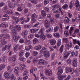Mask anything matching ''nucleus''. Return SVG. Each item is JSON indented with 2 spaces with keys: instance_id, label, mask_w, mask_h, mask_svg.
<instances>
[{
  "instance_id": "obj_10",
  "label": "nucleus",
  "mask_w": 80,
  "mask_h": 80,
  "mask_svg": "<svg viewBox=\"0 0 80 80\" xmlns=\"http://www.w3.org/2000/svg\"><path fill=\"white\" fill-rule=\"evenodd\" d=\"M44 55L45 57L46 58H48L50 56V52L48 51H44Z\"/></svg>"
},
{
  "instance_id": "obj_58",
  "label": "nucleus",
  "mask_w": 80,
  "mask_h": 80,
  "mask_svg": "<svg viewBox=\"0 0 80 80\" xmlns=\"http://www.w3.org/2000/svg\"><path fill=\"white\" fill-rule=\"evenodd\" d=\"M8 14H9L10 15H11L12 14H13V11L12 10L10 9L8 11Z\"/></svg>"
},
{
  "instance_id": "obj_12",
  "label": "nucleus",
  "mask_w": 80,
  "mask_h": 80,
  "mask_svg": "<svg viewBox=\"0 0 80 80\" xmlns=\"http://www.w3.org/2000/svg\"><path fill=\"white\" fill-rule=\"evenodd\" d=\"M18 8H17V10L18 12H22V8L23 7V4H18Z\"/></svg>"
},
{
  "instance_id": "obj_51",
  "label": "nucleus",
  "mask_w": 80,
  "mask_h": 80,
  "mask_svg": "<svg viewBox=\"0 0 80 80\" xmlns=\"http://www.w3.org/2000/svg\"><path fill=\"white\" fill-rule=\"evenodd\" d=\"M38 39L35 38L33 40V43L34 44H35V43H36V42H38Z\"/></svg>"
},
{
  "instance_id": "obj_45",
  "label": "nucleus",
  "mask_w": 80,
  "mask_h": 80,
  "mask_svg": "<svg viewBox=\"0 0 80 80\" xmlns=\"http://www.w3.org/2000/svg\"><path fill=\"white\" fill-rule=\"evenodd\" d=\"M60 45H61V40H59L57 42V47H60Z\"/></svg>"
},
{
  "instance_id": "obj_62",
  "label": "nucleus",
  "mask_w": 80,
  "mask_h": 80,
  "mask_svg": "<svg viewBox=\"0 0 80 80\" xmlns=\"http://www.w3.org/2000/svg\"><path fill=\"white\" fill-rule=\"evenodd\" d=\"M7 42L6 41H4L1 43V45H2V46L4 45H5V44H7Z\"/></svg>"
},
{
  "instance_id": "obj_31",
  "label": "nucleus",
  "mask_w": 80,
  "mask_h": 80,
  "mask_svg": "<svg viewBox=\"0 0 80 80\" xmlns=\"http://www.w3.org/2000/svg\"><path fill=\"white\" fill-rule=\"evenodd\" d=\"M41 14L43 17H45L47 15V13L44 10H42L41 12Z\"/></svg>"
},
{
  "instance_id": "obj_17",
  "label": "nucleus",
  "mask_w": 80,
  "mask_h": 80,
  "mask_svg": "<svg viewBox=\"0 0 80 80\" xmlns=\"http://www.w3.org/2000/svg\"><path fill=\"white\" fill-rule=\"evenodd\" d=\"M30 72L31 75H33L35 78L34 80H38V79H39V78H38V77L37 78L35 74L33 73V69H31L30 71Z\"/></svg>"
},
{
  "instance_id": "obj_47",
  "label": "nucleus",
  "mask_w": 80,
  "mask_h": 80,
  "mask_svg": "<svg viewBox=\"0 0 80 80\" xmlns=\"http://www.w3.org/2000/svg\"><path fill=\"white\" fill-rule=\"evenodd\" d=\"M50 2V1L48 0H45L44 2V5H47V4H48Z\"/></svg>"
},
{
  "instance_id": "obj_2",
  "label": "nucleus",
  "mask_w": 80,
  "mask_h": 80,
  "mask_svg": "<svg viewBox=\"0 0 80 80\" xmlns=\"http://www.w3.org/2000/svg\"><path fill=\"white\" fill-rule=\"evenodd\" d=\"M30 16H27L26 18V19H25V18H20L22 22H21L22 24H23V23H27V22H28L29 21H30Z\"/></svg>"
},
{
  "instance_id": "obj_8",
  "label": "nucleus",
  "mask_w": 80,
  "mask_h": 80,
  "mask_svg": "<svg viewBox=\"0 0 80 80\" xmlns=\"http://www.w3.org/2000/svg\"><path fill=\"white\" fill-rule=\"evenodd\" d=\"M7 35L4 34H2L0 36V40H5L7 39Z\"/></svg>"
},
{
  "instance_id": "obj_46",
  "label": "nucleus",
  "mask_w": 80,
  "mask_h": 80,
  "mask_svg": "<svg viewBox=\"0 0 80 80\" xmlns=\"http://www.w3.org/2000/svg\"><path fill=\"white\" fill-rule=\"evenodd\" d=\"M64 21L65 22L67 23H69V22H70V20H69L68 19V18L66 17L65 18Z\"/></svg>"
},
{
  "instance_id": "obj_63",
  "label": "nucleus",
  "mask_w": 80,
  "mask_h": 80,
  "mask_svg": "<svg viewBox=\"0 0 80 80\" xmlns=\"http://www.w3.org/2000/svg\"><path fill=\"white\" fill-rule=\"evenodd\" d=\"M12 33H17V30L15 29H13L11 30V31Z\"/></svg>"
},
{
  "instance_id": "obj_11",
  "label": "nucleus",
  "mask_w": 80,
  "mask_h": 80,
  "mask_svg": "<svg viewBox=\"0 0 80 80\" xmlns=\"http://www.w3.org/2000/svg\"><path fill=\"white\" fill-rule=\"evenodd\" d=\"M4 76L5 77V78H8V79H10L11 78V74L7 72H4Z\"/></svg>"
},
{
  "instance_id": "obj_32",
  "label": "nucleus",
  "mask_w": 80,
  "mask_h": 80,
  "mask_svg": "<svg viewBox=\"0 0 80 80\" xmlns=\"http://www.w3.org/2000/svg\"><path fill=\"white\" fill-rule=\"evenodd\" d=\"M17 59V56L15 55H13L12 57V62H15V61Z\"/></svg>"
},
{
  "instance_id": "obj_52",
  "label": "nucleus",
  "mask_w": 80,
  "mask_h": 80,
  "mask_svg": "<svg viewBox=\"0 0 80 80\" xmlns=\"http://www.w3.org/2000/svg\"><path fill=\"white\" fill-rule=\"evenodd\" d=\"M18 46L16 45H15L14 48V52L15 53H17V49L18 48Z\"/></svg>"
},
{
  "instance_id": "obj_7",
  "label": "nucleus",
  "mask_w": 80,
  "mask_h": 80,
  "mask_svg": "<svg viewBox=\"0 0 80 80\" xmlns=\"http://www.w3.org/2000/svg\"><path fill=\"white\" fill-rule=\"evenodd\" d=\"M12 22L13 24H17L19 22L18 18L15 17V16H13L12 17Z\"/></svg>"
},
{
  "instance_id": "obj_37",
  "label": "nucleus",
  "mask_w": 80,
  "mask_h": 80,
  "mask_svg": "<svg viewBox=\"0 0 80 80\" xmlns=\"http://www.w3.org/2000/svg\"><path fill=\"white\" fill-rule=\"evenodd\" d=\"M40 38L41 40H44L45 39V36L43 34L40 36Z\"/></svg>"
},
{
  "instance_id": "obj_18",
  "label": "nucleus",
  "mask_w": 80,
  "mask_h": 80,
  "mask_svg": "<svg viewBox=\"0 0 80 80\" xmlns=\"http://www.w3.org/2000/svg\"><path fill=\"white\" fill-rule=\"evenodd\" d=\"M20 69L21 70L22 72H23L24 69L26 68V66L24 64H20L19 66Z\"/></svg>"
},
{
  "instance_id": "obj_13",
  "label": "nucleus",
  "mask_w": 80,
  "mask_h": 80,
  "mask_svg": "<svg viewBox=\"0 0 80 80\" xmlns=\"http://www.w3.org/2000/svg\"><path fill=\"white\" fill-rule=\"evenodd\" d=\"M50 44L51 45H52L53 46H54L53 47V48H56V41L54 40H51L50 41Z\"/></svg>"
},
{
  "instance_id": "obj_64",
  "label": "nucleus",
  "mask_w": 80,
  "mask_h": 80,
  "mask_svg": "<svg viewBox=\"0 0 80 80\" xmlns=\"http://www.w3.org/2000/svg\"><path fill=\"white\" fill-rule=\"evenodd\" d=\"M11 80H15V77L13 74H12L11 75Z\"/></svg>"
},
{
  "instance_id": "obj_9",
  "label": "nucleus",
  "mask_w": 80,
  "mask_h": 80,
  "mask_svg": "<svg viewBox=\"0 0 80 80\" xmlns=\"http://www.w3.org/2000/svg\"><path fill=\"white\" fill-rule=\"evenodd\" d=\"M10 46H8V45H6L3 48L2 50V51H5L6 50H7L8 51L7 52V53H8L9 51H10Z\"/></svg>"
},
{
  "instance_id": "obj_26",
  "label": "nucleus",
  "mask_w": 80,
  "mask_h": 80,
  "mask_svg": "<svg viewBox=\"0 0 80 80\" xmlns=\"http://www.w3.org/2000/svg\"><path fill=\"white\" fill-rule=\"evenodd\" d=\"M18 70H19V68L18 67L14 68V72L15 75H18Z\"/></svg>"
},
{
  "instance_id": "obj_38",
  "label": "nucleus",
  "mask_w": 80,
  "mask_h": 80,
  "mask_svg": "<svg viewBox=\"0 0 80 80\" xmlns=\"http://www.w3.org/2000/svg\"><path fill=\"white\" fill-rule=\"evenodd\" d=\"M58 29H59V27L58 26H57L56 27H54V32H58Z\"/></svg>"
},
{
  "instance_id": "obj_41",
  "label": "nucleus",
  "mask_w": 80,
  "mask_h": 80,
  "mask_svg": "<svg viewBox=\"0 0 80 80\" xmlns=\"http://www.w3.org/2000/svg\"><path fill=\"white\" fill-rule=\"evenodd\" d=\"M15 28H16V29L19 31H20V30H21V27H20V26H18V25H17L15 26Z\"/></svg>"
},
{
  "instance_id": "obj_21",
  "label": "nucleus",
  "mask_w": 80,
  "mask_h": 80,
  "mask_svg": "<svg viewBox=\"0 0 80 80\" xmlns=\"http://www.w3.org/2000/svg\"><path fill=\"white\" fill-rule=\"evenodd\" d=\"M62 8L64 10H68V8H69L68 7V5L67 4H66L62 6Z\"/></svg>"
},
{
  "instance_id": "obj_4",
  "label": "nucleus",
  "mask_w": 80,
  "mask_h": 80,
  "mask_svg": "<svg viewBox=\"0 0 80 80\" xmlns=\"http://www.w3.org/2000/svg\"><path fill=\"white\" fill-rule=\"evenodd\" d=\"M66 73H67L69 72H71L72 74H73L75 73V70L71 68L67 67L66 68Z\"/></svg>"
},
{
  "instance_id": "obj_29",
  "label": "nucleus",
  "mask_w": 80,
  "mask_h": 80,
  "mask_svg": "<svg viewBox=\"0 0 80 80\" xmlns=\"http://www.w3.org/2000/svg\"><path fill=\"white\" fill-rule=\"evenodd\" d=\"M23 55H24V52L23 51H21L19 52L18 55L19 57H22L23 56Z\"/></svg>"
},
{
  "instance_id": "obj_57",
  "label": "nucleus",
  "mask_w": 80,
  "mask_h": 80,
  "mask_svg": "<svg viewBox=\"0 0 80 80\" xmlns=\"http://www.w3.org/2000/svg\"><path fill=\"white\" fill-rule=\"evenodd\" d=\"M38 54V52L36 51H33V54L34 56H36Z\"/></svg>"
},
{
  "instance_id": "obj_36",
  "label": "nucleus",
  "mask_w": 80,
  "mask_h": 80,
  "mask_svg": "<svg viewBox=\"0 0 80 80\" xmlns=\"http://www.w3.org/2000/svg\"><path fill=\"white\" fill-rule=\"evenodd\" d=\"M19 60H20V61H22V62H25V61L26 60L25 58L22 57H19Z\"/></svg>"
},
{
  "instance_id": "obj_23",
  "label": "nucleus",
  "mask_w": 80,
  "mask_h": 80,
  "mask_svg": "<svg viewBox=\"0 0 80 80\" xmlns=\"http://www.w3.org/2000/svg\"><path fill=\"white\" fill-rule=\"evenodd\" d=\"M40 76L41 77V78H42V80H46L47 78L46 76H45L43 75V73H41L40 74Z\"/></svg>"
},
{
  "instance_id": "obj_5",
  "label": "nucleus",
  "mask_w": 80,
  "mask_h": 80,
  "mask_svg": "<svg viewBox=\"0 0 80 80\" xmlns=\"http://www.w3.org/2000/svg\"><path fill=\"white\" fill-rule=\"evenodd\" d=\"M45 73L48 76H51L52 74V71L50 69H46L45 71Z\"/></svg>"
},
{
  "instance_id": "obj_20",
  "label": "nucleus",
  "mask_w": 80,
  "mask_h": 80,
  "mask_svg": "<svg viewBox=\"0 0 80 80\" xmlns=\"http://www.w3.org/2000/svg\"><path fill=\"white\" fill-rule=\"evenodd\" d=\"M28 33L27 31H23L21 33V35L22 36L24 37H25L27 36Z\"/></svg>"
},
{
  "instance_id": "obj_59",
  "label": "nucleus",
  "mask_w": 80,
  "mask_h": 80,
  "mask_svg": "<svg viewBox=\"0 0 80 80\" xmlns=\"http://www.w3.org/2000/svg\"><path fill=\"white\" fill-rule=\"evenodd\" d=\"M63 50V45H62L60 48V53L62 52Z\"/></svg>"
},
{
  "instance_id": "obj_35",
  "label": "nucleus",
  "mask_w": 80,
  "mask_h": 80,
  "mask_svg": "<svg viewBox=\"0 0 80 80\" xmlns=\"http://www.w3.org/2000/svg\"><path fill=\"white\" fill-rule=\"evenodd\" d=\"M49 19L50 20L49 22H50V23H51V25H52L54 23V18H50Z\"/></svg>"
},
{
  "instance_id": "obj_16",
  "label": "nucleus",
  "mask_w": 80,
  "mask_h": 80,
  "mask_svg": "<svg viewBox=\"0 0 80 80\" xmlns=\"http://www.w3.org/2000/svg\"><path fill=\"white\" fill-rule=\"evenodd\" d=\"M39 62L40 65H45L47 63V61L42 59L39 60Z\"/></svg>"
},
{
  "instance_id": "obj_22",
  "label": "nucleus",
  "mask_w": 80,
  "mask_h": 80,
  "mask_svg": "<svg viewBox=\"0 0 80 80\" xmlns=\"http://www.w3.org/2000/svg\"><path fill=\"white\" fill-rule=\"evenodd\" d=\"M74 2L73 1H72L71 2L70 4H69V8L70 9H72L74 5Z\"/></svg>"
},
{
  "instance_id": "obj_15",
  "label": "nucleus",
  "mask_w": 80,
  "mask_h": 80,
  "mask_svg": "<svg viewBox=\"0 0 80 80\" xmlns=\"http://www.w3.org/2000/svg\"><path fill=\"white\" fill-rule=\"evenodd\" d=\"M32 48H33L32 46L31 45H28L26 46L25 49L26 51H28L29 50H31V49H32Z\"/></svg>"
},
{
  "instance_id": "obj_50",
  "label": "nucleus",
  "mask_w": 80,
  "mask_h": 80,
  "mask_svg": "<svg viewBox=\"0 0 80 80\" xmlns=\"http://www.w3.org/2000/svg\"><path fill=\"white\" fill-rule=\"evenodd\" d=\"M51 1L52 3V4H56V3H57L58 0H51Z\"/></svg>"
},
{
  "instance_id": "obj_3",
  "label": "nucleus",
  "mask_w": 80,
  "mask_h": 80,
  "mask_svg": "<svg viewBox=\"0 0 80 80\" xmlns=\"http://www.w3.org/2000/svg\"><path fill=\"white\" fill-rule=\"evenodd\" d=\"M64 69V67L63 66H59L57 70L58 71L57 73L58 75H61L63 73V70Z\"/></svg>"
},
{
  "instance_id": "obj_25",
  "label": "nucleus",
  "mask_w": 80,
  "mask_h": 80,
  "mask_svg": "<svg viewBox=\"0 0 80 80\" xmlns=\"http://www.w3.org/2000/svg\"><path fill=\"white\" fill-rule=\"evenodd\" d=\"M43 8H44V10L45 12L47 13H49V12H50V9L45 7H43Z\"/></svg>"
},
{
  "instance_id": "obj_19",
  "label": "nucleus",
  "mask_w": 80,
  "mask_h": 80,
  "mask_svg": "<svg viewBox=\"0 0 80 80\" xmlns=\"http://www.w3.org/2000/svg\"><path fill=\"white\" fill-rule=\"evenodd\" d=\"M53 13H62V10H61V9L60 8H59L54 11H53Z\"/></svg>"
},
{
  "instance_id": "obj_34",
  "label": "nucleus",
  "mask_w": 80,
  "mask_h": 80,
  "mask_svg": "<svg viewBox=\"0 0 80 80\" xmlns=\"http://www.w3.org/2000/svg\"><path fill=\"white\" fill-rule=\"evenodd\" d=\"M53 28H50L47 30L46 31V33H50L51 32H52L53 31Z\"/></svg>"
},
{
  "instance_id": "obj_28",
  "label": "nucleus",
  "mask_w": 80,
  "mask_h": 80,
  "mask_svg": "<svg viewBox=\"0 0 80 80\" xmlns=\"http://www.w3.org/2000/svg\"><path fill=\"white\" fill-rule=\"evenodd\" d=\"M8 6L10 8H15V6H14L13 4H12L11 2L9 3Z\"/></svg>"
},
{
  "instance_id": "obj_60",
  "label": "nucleus",
  "mask_w": 80,
  "mask_h": 80,
  "mask_svg": "<svg viewBox=\"0 0 80 80\" xmlns=\"http://www.w3.org/2000/svg\"><path fill=\"white\" fill-rule=\"evenodd\" d=\"M23 46H20L18 47V50L19 51H22V48H23Z\"/></svg>"
},
{
  "instance_id": "obj_53",
  "label": "nucleus",
  "mask_w": 80,
  "mask_h": 80,
  "mask_svg": "<svg viewBox=\"0 0 80 80\" xmlns=\"http://www.w3.org/2000/svg\"><path fill=\"white\" fill-rule=\"evenodd\" d=\"M46 35L48 38H51L52 37V35L50 34H48V33H46Z\"/></svg>"
},
{
  "instance_id": "obj_1",
  "label": "nucleus",
  "mask_w": 80,
  "mask_h": 80,
  "mask_svg": "<svg viewBox=\"0 0 80 80\" xmlns=\"http://www.w3.org/2000/svg\"><path fill=\"white\" fill-rule=\"evenodd\" d=\"M31 17L32 18V19L30 23H31V24H33V23H34L35 22H36L37 20L36 18H37L38 16L36 14V13H34L31 16Z\"/></svg>"
},
{
  "instance_id": "obj_54",
  "label": "nucleus",
  "mask_w": 80,
  "mask_h": 80,
  "mask_svg": "<svg viewBox=\"0 0 80 80\" xmlns=\"http://www.w3.org/2000/svg\"><path fill=\"white\" fill-rule=\"evenodd\" d=\"M64 34L66 37H68L69 36V34H68V31H65Z\"/></svg>"
},
{
  "instance_id": "obj_14",
  "label": "nucleus",
  "mask_w": 80,
  "mask_h": 80,
  "mask_svg": "<svg viewBox=\"0 0 80 80\" xmlns=\"http://www.w3.org/2000/svg\"><path fill=\"white\" fill-rule=\"evenodd\" d=\"M73 65L74 67H76L77 66V59H74L72 61Z\"/></svg>"
},
{
  "instance_id": "obj_61",
  "label": "nucleus",
  "mask_w": 80,
  "mask_h": 80,
  "mask_svg": "<svg viewBox=\"0 0 80 80\" xmlns=\"http://www.w3.org/2000/svg\"><path fill=\"white\" fill-rule=\"evenodd\" d=\"M58 80H62L63 79L62 75H61V76H58Z\"/></svg>"
},
{
  "instance_id": "obj_49",
  "label": "nucleus",
  "mask_w": 80,
  "mask_h": 80,
  "mask_svg": "<svg viewBox=\"0 0 80 80\" xmlns=\"http://www.w3.org/2000/svg\"><path fill=\"white\" fill-rule=\"evenodd\" d=\"M29 55H30V52H26L25 54L26 58H28V57H29Z\"/></svg>"
},
{
  "instance_id": "obj_6",
  "label": "nucleus",
  "mask_w": 80,
  "mask_h": 80,
  "mask_svg": "<svg viewBox=\"0 0 80 80\" xmlns=\"http://www.w3.org/2000/svg\"><path fill=\"white\" fill-rule=\"evenodd\" d=\"M51 24V22L48 20H46L44 21V27L46 28H48L50 27V25Z\"/></svg>"
},
{
  "instance_id": "obj_33",
  "label": "nucleus",
  "mask_w": 80,
  "mask_h": 80,
  "mask_svg": "<svg viewBox=\"0 0 80 80\" xmlns=\"http://www.w3.org/2000/svg\"><path fill=\"white\" fill-rule=\"evenodd\" d=\"M47 48H45V47L43 48L40 51V53H44V52L47 50Z\"/></svg>"
},
{
  "instance_id": "obj_43",
  "label": "nucleus",
  "mask_w": 80,
  "mask_h": 80,
  "mask_svg": "<svg viewBox=\"0 0 80 80\" xmlns=\"http://www.w3.org/2000/svg\"><path fill=\"white\" fill-rule=\"evenodd\" d=\"M5 68V65L4 64L1 65H0V71L3 70L4 68Z\"/></svg>"
},
{
  "instance_id": "obj_42",
  "label": "nucleus",
  "mask_w": 80,
  "mask_h": 80,
  "mask_svg": "<svg viewBox=\"0 0 80 80\" xmlns=\"http://www.w3.org/2000/svg\"><path fill=\"white\" fill-rule=\"evenodd\" d=\"M42 46L40 45H38L37 46H36L34 48V49L35 50H39V49H41L42 48Z\"/></svg>"
},
{
  "instance_id": "obj_39",
  "label": "nucleus",
  "mask_w": 80,
  "mask_h": 80,
  "mask_svg": "<svg viewBox=\"0 0 80 80\" xmlns=\"http://www.w3.org/2000/svg\"><path fill=\"white\" fill-rule=\"evenodd\" d=\"M75 5L77 7H78L80 6V4H79V1L78 0H76L75 1Z\"/></svg>"
},
{
  "instance_id": "obj_30",
  "label": "nucleus",
  "mask_w": 80,
  "mask_h": 80,
  "mask_svg": "<svg viewBox=\"0 0 80 80\" xmlns=\"http://www.w3.org/2000/svg\"><path fill=\"white\" fill-rule=\"evenodd\" d=\"M30 31L32 33H37V29H31L30 30Z\"/></svg>"
},
{
  "instance_id": "obj_48",
  "label": "nucleus",
  "mask_w": 80,
  "mask_h": 80,
  "mask_svg": "<svg viewBox=\"0 0 80 80\" xmlns=\"http://www.w3.org/2000/svg\"><path fill=\"white\" fill-rule=\"evenodd\" d=\"M7 70L8 72H12V69H11L10 66H8V67Z\"/></svg>"
},
{
  "instance_id": "obj_56",
  "label": "nucleus",
  "mask_w": 80,
  "mask_h": 80,
  "mask_svg": "<svg viewBox=\"0 0 80 80\" xmlns=\"http://www.w3.org/2000/svg\"><path fill=\"white\" fill-rule=\"evenodd\" d=\"M65 47L66 48L68 49H69V48H70V44L69 43H67L65 45Z\"/></svg>"
},
{
  "instance_id": "obj_55",
  "label": "nucleus",
  "mask_w": 80,
  "mask_h": 80,
  "mask_svg": "<svg viewBox=\"0 0 80 80\" xmlns=\"http://www.w3.org/2000/svg\"><path fill=\"white\" fill-rule=\"evenodd\" d=\"M57 61H54V62H53L52 64H51V66L52 67H54L55 65H57Z\"/></svg>"
},
{
  "instance_id": "obj_24",
  "label": "nucleus",
  "mask_w": 80,
  "mask_h": 80,
  "mask_svg": "<svg viewBox=\"0 0 80 80\" xmlns=\"http://www.w3.org/2000/svg\"><path fill=\"white\" fill-rule=\"evenodd\" d=\"M0 27L3 28H6V27H8V24H7V23L5 22H4L0 25Z\"/></svg>"
},
{
  "instance_id": "obj_40",
  "label": "nucleus",
  "mask_w": 80,
  "mask_h": 80,
  "mask_svg": "<svg viewBox=\"0 0 80 80\" xmlns=\"http://www.w3.org/2000/svg\"><path fill=\"white\" fill-rule=\"evenodd\" d=\"M43 28H41V29L40 30L39 33L40 35H42L43 34Z\"/></svg>"
},
{
  "instance_id": "obj_44",
  "label": "nucleus",
  "mask_w": 80,
  "mask_h": 80,
  "mask_svg": "<svg viewBox=\"0 0 80 80\" xmlns=\"http://www.w3.org/2000/svg\"><path fill=\"white\" fill-rule=\"evenodd\" d=\"M54 37H56V38H59L60 37V35H59V33H58L56 32V33L54 34Z\"/></svg>"
},
{
  "instance_id": "obj_27",
  "label": "nucleus",
  "mask_w": 80,
  "mask_h": 80,
  "mask_svg": "<svg viewBox=\"0 0 80 80\" xmlns=\"http://www.w3.org/2000/svg\"><path fill=\"white\" fill-rule=\"evenodd\" d=\"M74 27H71L70 29L69 30V33L70 35L72 34V33H73V30H74Z\"/></svg>"
}]
</instances>
